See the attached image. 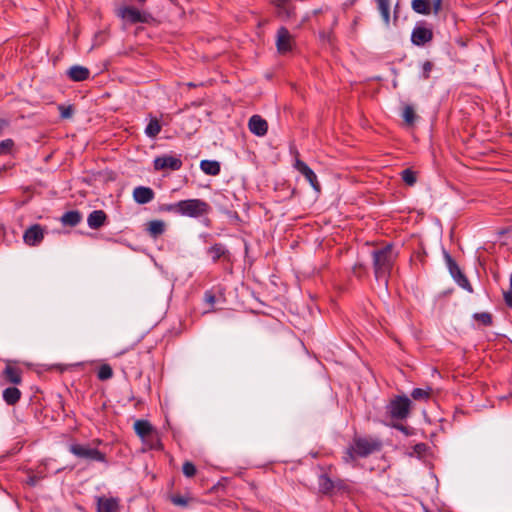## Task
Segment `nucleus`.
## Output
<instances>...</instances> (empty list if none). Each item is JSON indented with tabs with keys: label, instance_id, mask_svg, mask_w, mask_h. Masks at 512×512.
I'll list each match as a JSON object with an SVG mask.
<instances>
[{
	"label": "nucleus",
	"instance_id": "4be33fe9",
	"mask_svg": "<svg viewBox=\"0 0 512 512\" xmlns=\"http://www.w3.org/2000/svg\"><path fill=\"white\" fill-rule=\"evenodd\" d=\"M89 70L85 67H82V66H72L69 71H68V76L73 80V81H84L86 80L88 77H89Z\"/></svg>",
	"mask_w": 512,
	"mask_h": 512
},
{
	"label": "nucleus",
	"instance_id": "a211bd4d",
	"mask_svg": "<svg viewBox=\"0 0 512 512\" xmlns=\"http://www.w3.org/2000/svg\"><path fill=\"white\" fill-rule=\"evenodd\" d=\"M117 510L118 502L115 498H97V512H117Z\"/></svg>",
	"mask_w": 512,
	"mask_h": 512
},
{
	"label": "nucleus",
	"instance_id": "1a4fd4ad",
	"mask_svg": "<svg viewBox=\"0 0 512 512\" xmlns=\"http://www.w3.org/2000/svg\"><path fill=\"white\" fill-rule=\"evenodd\" d=\"M182 167L180 158L172 155H163L156 157L154 160V169L156 171L170 169L173 171L179 170Z\"/></svg>",
	"mask_w": 512,
	"mask_h": 512
},
{
	"label": "nucleus",
	"instance_id": "20e7f679",
	"mask_svg": "<svg viewBox=\"0 0 512 512\" xmlns=\"http://www.w3.org/2000/svg\"><path fill=\"white\" fill-rule=\"evenodd\" d=\"M69 451L77 458L107 464L106 455L89 445L73 443L69 446Z\"/></svg>",
	"mask_w": 512,
	"mask_h": 512
},
{
	"label": "nucleus",
	"instance_id": "2eb2a0df",
	"mask_svg": "<svg viewBox=\"0 0 512 512\" xmlns=\"http://www.w3.org/2000/svg\"><path fill=\"white\" fill-rule=\"evenodd\" d=\"M43 238V229L39 224H35L29 227L23 235L24 242L30 246L39 244Z\"/></svg>",
	"mask_w": 512,
	"mask_h": 512
},
{
	"label": "nucleus",
	"instance_id": "a18cd8bd",
	"mask_svg": "<svg viewBox=\"0 0 512 512\" xmlns=\"http://www.w3.org/2000/svg\"><path fill=\"white\" fill-rule=\"evenodd\" d=\"M204 300L210 306H213L216 302L215 295L211 291H206L204 295Z\"/></svg>",
	"mask_w": 512,
	"mask_h": 512
},
{
	"label": "nucleus",
	"instance_id": "864d4df0",
	"mask_svg": "<svg viewBox=\"0 0 512 512\" xmlns=\"http://www.w3.org/2000/svg\"><path fill=\"white\" fill-rule=\"evenodd\" d=\"M320 11H321V10H315V11H314V13H315V14H320Z\"/></svg>",
	"mask_w": 512,
	"mask_h": 512
},
{
	"label": "nucleus",
	"instance_id": "ddd939ff",
	"mask_svg": "<svg viewBox=\"0 0 512 512\" xmlns=\"http://www.w3.org/2000/svg\"><path fill=\"white\" fill-rule=\"evenodd\" d=\"M433 39V32L426 27L417 26L413 29L411 41L414 45L423 46Z\"/></svg>",
	"mask_w": 512,
	"mask_h": 512
},
{
	"label": "nucleus",
	"instance_id": "09e8293b",
	"mask_svg": "<svg viewBox=\"0 0 512 512\" xmlns=\"http://www.w3.org/2000/svg\"><path fill=\"white\" fill-rule=\"evenodd\" d=\"M7 126L8 122L6 120L0 119V135Z\"/></svg>",
	"mask_w": 512,
	"mask_h": 512
},
{
	"label": "nucleus",
	"instance_id": "e433bc0d",
	"mask_svg": "<svg viewBox=\"0 0 512 512\" xmlns=\"http://www.w3.org/2000/svg\"><path fill=\"white\" fill-rule=\"evenodd\" d=\"M14 146L12 139H6L0 142V155L8 154Z\"/></svg>",
	"mask_w": 512,
	"mask_h": 512
},
{
	"label": "nucleus",
	"instance_id": "dca6fc26",
	"mask_svg": "<svg viewBox=\"0 0 512 512\" xmlns=\"http://www.w3.org/2000/svg\"><path fill=\"white\" fill-rule=\"evenodd\" d=\"M154 191L149 187L139 186L133 191L134 200L139 204H146L153 200Z\"/></svg>",
	"mask_w": 512,
	"mask_h": 512
},
{
	"label": "nucleus",
	"instance_id": "2f4dec72",
	"mask_svg": "<svg viewBox=\"0 0 512 512\" xmlns=\"http://www.w3.org/2000/svg\"><path fill=\"white\" fill-rule=\"evenodd\" d=\"M401 176L402 180L409 186H413L417 181L416 173L410 168L403 170Z\"/></svg>",
	"mask_w": 512,
	"mask_h": 512
},
{
	"label": "nucleus",
	"instance_id": "cd10ccee",
	"mask_svg": "<svg viewBox=\"0 0 512 512\" xmlns=\"http://www.w3.org/2000/svg\"><path fill=\"white\" fill-rule=\"evenodd\" d=\"M161 131V125L157 118H151L146 129L145 133L150 138H155Z\"/></svg>",
	"mask_w": 512,
	"mask_h": 512
},
{
	"label": "nucleus",
	"instance_id": "f03ea898",
	"mask_svg": "<svg viewBox=\"0 0 512 512\" xmlns=\"http://www.w3.org/2000/svg\"><path fill=\"white\" fill-rule=\"evenodd\" d=\"M380 449V443L378 441H371L366 438H356L354 439L353 445L350 446L345 457L346 461L354 460L355 457H367L373 452Z\"/></svg>",
	"mask_w": 512,
	"mask_h": 512
},
{
	"label": "nucleus",
	"instance_id": "a19ab883",
	"mask_svg": "<svg viewBox=\"0 0 512 512\" xmlns=\"http://www.w3.org/2000/svg\"><path fill=\"white\" fill-rule=\"evenodd\" d=\"M352 272L356 277L361 278L367 271L363 264L357 263L353 266Z\"/></svg>",
	"mask_w": 512,
	"mask_h": 512
},
{
	"label": "nucleus",
	"instance_id": "5fc2aeb1",
	"mask_svg": "<svg viewBox=\"0 0 512 512\" xmlns=\"http://www.w3.org/2000/svg\"><path fill=\"white\" fill-rule=\"evenodd\" d=\"M333 21H334V23H336V21H337V18L335 16H333Z\"/></svg>",
	"mask_w": 512,
	"mask_h": 512
},
{
	"label": "nucleus",
	"instance_id": "412c9836",
	"mask_svg": "<svg viewBox=\"0 0 512 512\" xmlns=\"http://www.w3.org/2000/svg\"><path fill=\"white\" fill-rule=\"evenodd\" d=\"M81 219H82L81 213L79 211L73 210V211H68L62 215L61 223L64 226L75 227L76 225H78L80 223Z\"/></svg>",
	"mask_w": 512,
	"mask_h": 512
},
{
	"label": "nucleus",
	"instance_id": "f704fd0d",
	"mask_svg": "<svg viewBox=\"0 0 512 512\" xmlns=\"http://www.w3.org/2000/svg\"><path fill=\"white\" fill-rule=\"evenodd\" d=\"M58 110L62 119H70L74 114V107L72 105H59Z\"/></svg>",
	"mask_w": 512,
	"mask_h": 512
},
{
	"label": "nucleus",
	"instance_id": "c756f323",
	"mask_svg": "<svg viewBox=\"0 0 512 512\" xmlns=\"http://www.w3.org/2000/svg\"><path fill=\"white\" fill-rule=\"evenodd\" d=\"M378 9L385 23L388 24L390 20V3L389 0H376Z\"/></svg>",
	"mask_w": 512,
	"mask_h": 512
},
{
	"label": "nucleus",
	"instance_id": "9d476101",
	"mask_svg": "<svg viewBox=\"0 0 512 512\" xmlns=\"http://www.w3.org/2000/svg\"><path fill=\"white\" fill-rule=\"evenodd\" d=\"M295 0H273V4L276 7L277 16L284 20H290L295 17Z\"/></svg>",
	"mask_w": 512,
	"mask_h": 512
},
{
	"label": "nucleus",
	"instance_id": "6ab92c4d",
	"mask_svg": "<svg viewBox=\"0 0 512 512\" xmlns=\"http://www.w3.org/2000/svg\"><path fill=\"white\" fill-rule=\"evenodd\" d=\"M135 433L144 440L146 437H149L153 433V426L147 420H136L134 423Z\"/></svg>",
	"mask_w": 512,
	"mask_h": 512
},
{
	"label": "nucleus",
	"instance_id": "c9c22d12",
	"mask_svg": "<svg viewBox=\"0 0 512 512\" xmlns=\"http://www.w3.org/2000/svg\"><path fill=\"white\" fill-rule=\"evenodd\" d=\"M196 471V466L190 461H186L182 466V472L188 478L193 477Z\"/></svg>",
	"mask_w": 512,
	"mask_h": 512
},
{
	"label": "nucleus",
	"instance_id": "79ce46f5",
	"mask_svg": "<svg viewBox=\"0 0 512 512\" xmlns=\"http://www.w3.org/2000/svg\"><path fill=\"white\" fill-rule=\"evenodd\" d=\"M422 68H423V78L428 79L430 76V72L433 69V63L431 61H425L423 63Z\"/></svg>",
	"mask_w": 512,
	"mask_h": 512
},
{
	"label": "nucleus",
	"instance_id": "0eeeda50",
	"mask_svg": "<svg viewBox=\"0 0 512 512\" xmlns=\"http://www.w3.org/2000/svg\"><path fill=\"white\" fill-rule=\"evenodd\" d=\"M295 45L296 42L294 36L286 27L281 26L276 34V48L278 53L284 55L288 52H291Z\"/></svg>",
	"mask_w": 512,
	"mask_h": 512
},
{
	"label": "nucleus",
	"instance_id": "de8ad7c7",
	"mask_svg": "<svg viewBox=\"0 0 512 512\" xmlns=\"http://www.w3.org/2000/svg\"><path fill=\"white\" fill-rule=\"evenodd\" d=\"M431 4L433 5V12L438 14L441 10L442 0H433Z\"/></svg>",
	"mask_w": 512,
	"mask_h": 512
},
{
	"label": "nucleus",
	"instance_id": "49530a36",
	"mask_svg": "<svg viewBox=\"0 0 512 512\" xmlns=\"http://www.w3.org/2000/svg\"><path fill=\"white\" fill-rule=\"evenodd\" d=\"M505 303L512 308V290L503 293Z\"/></svg>",
	"mask_w": 512,
	"mask_h": 512
},
{
	"label": "nucleus",
	"instance_id": "393cba45",
	"mask_svg": "<svg viewBox=\"0 0 512 512\" xmlns=\"http://www.w3.org/2000/svg\"><path fill=\"white\" fill-rule=\"evenodd\" d=\"M412 9L422 15H428L431 13V2L430 0H412Z\"/></svg>",
	"mask_w": 512,
	"mask_h": 512
},
{
	"label": "nucleus",
	"instance_id": "6e6552de",
	"mask_svg": "<svg viewBox=\"0 0 512 512\" xmlns=\"http://www.w3.org/2000/svg\"><path fill=\"white\" fill-rule=\"evenodd\" d=\"M445 259L449 268V271L452 275V277L456 280V282L464 289H467L468 291L472 292L471 285L466 278V276L462 273L461 269L457 265V263L453 260V258L448 254L445 253Z\"/></svg>",
	"mask_w": 512,
	"mask_h": 512
},
{
	"label": "nucleus",
	"instance_id": "aec40b11",
	"mask_svg": "<svg viewBox=\"0 0 512 512\" xmlns=\"http://www.w3.org/2000/svg\"><path fill=\"white\" fill-rule=\"evenodd\" d=\"M21 391L15 386H9L2 392V398L7 405H15L21 398Z\"/></svg>",
	"mask_w": 512,
	"mask_h": 512
},
{
	"label": "nucleus",
	"instance_id": "39448f33",
	"mask_svg": "<svg viewBox=\"0 0 512 512\" xmlns=\"http://www.w3.org/2000/svg\"><path fill=\"white\" fill-rule=\"evenodd\" d=\"M411 400L407 396H397L387 406L392 418L403 420L409 415Z\"/></svg>",
	"mask_w": 512,
	"mask_h": 512
},
{
	"label": "nucleus",
	"instance_id": "3c124183",
	"mask_svg": "<svg viewBox=\"0 0 512 512\" xmlns=\"http://www.w3.org/2000/svg\"><path fill=\"white\" fill-rule=\"evenodd\" d=\"M187 86L188 87H196V85L194 83H192V82L188 83Z\"/></svg>",
	"mask_w": 512,
	"mask_h": 512
},
{
	"label": "nucleus",
	"instance_id": "a878e982",
	"mask_svg": "<svg viewBox=\"0 0 512 512\" xmlns=\"http://www.w3.org/2000/svg\"><path fill=\"white\" fill-rule=\"evenodd\" d=\"M207 252L214 262L218 261L221 257H226L229 254L225 246L220 243L210 247Z\"/></svg>",
	"mask_w": 512,
	"mask_h": 512
},
{
	"label": "nucleus",
	"instance_id": "f8f14e48",
	"mask_svg": "<svg viewBox=\"0 0 512 512\" xmlns=\"http://www.w3.org/2000/svg\"><path fill=\"white\" fill-rule=\"evenodd\" d=\"M295 168L306 178L313 189L320 192L321 186L314 171L302 160L296 159Z\"/></svg>",
	"mask_w": 512,
	"mask_h": 512
},
{
	"label": "nucleus",
	"instance_id": "5701e85b",
	"mask_svg": "<svg viewBox=\"0 0 512 512\" xmlns=\"http://www.w3.org/2000/svg\"><path fill=\"white\" fill-rule=\"evenodd\" d=\"M200 168L207 175L216 176L220 173V163L218 161L202 160Z\"/></svg>",
	"mask_w": 512,
	"mask_h": 512
},
{
	"label": "nucleus",
	"instance_id": "b1692460",
	"mask_svg": "<svg viewBox=\"0 0 512 512\" xmlns=\"http://www.w3.org/2000/svg\"><path fill=\"white\" fill-rule=\"evenodd\" d=\"M319 491L323 494H329L334 489V482L327 474H321L318 478Z\"/></svg>",
	"mask_w": 512,
	"mask_h": 512
},
{
	"label": "nucleus",
	"instance_id": "bb28decb",
	"mask_svg": "<svg viewBox=\"0 0 512 512\" xmlns=\"http://www.w3.org/2000/svg\"><path fill=\"white\" fill-rule=\"evenodd\" d=\"M147 230L151 237L156 238L164 233L165 223L161 220H152L148 223Z\"/></svg>",
	"mask_w": 512,
	"mask_h": 512
},
{
	"label": "nucleus",
	"instance_id": "9b49d317",
	"mask_svg": "<svg viewBox=\"0 0 512 512\" xmlns=\"http://www.w3.org/2000/svg\"><path fill=\"white\" fill-rule=\"evenodd\" d=\"M118 16L131 24L147 22V16L133 7L120 8L118 10Z\"/></svg>",
	"mask_w": 512,
	"mask_h": 512
},
{
	"label": "nucleus",
	"instance_id": "37998d69",
	"mask_svg": "<svg viewBox=\"0 0 512 512\" xmlns=\"http://www.w3.org/2000/svg\"><path fill=\"white\" fill-rule=\"evenodd\" d=\"M428 446L425 443H417L414 445L413 450L418 455H423L426 453Z\"/></svg>",
	"mask_w": 512,
	"mask_h": 512
},
{
	"label": "nucleus",
	"instance_id": "7c9ffc66",
	"mask_svg": "<svg viewBox=\"0 0 512 512\" xmlns=\"http://www.w3.org/2000/svg\"><path fill=\"white\" fill-rule=\"evenodd\" d=\"M113 376V370L112 367L109 364H101L98 372L97 377L101 381H105L108 379H111Z\"/></svg>",
	"mask_w": 512,
	"mask_h": 512
},
{
	"label": "nucleus",
	"instance_id": "72a5a7b5",
	"mask_svg": "<svg viewBox=\"0 0 512 512\" xmlns=\"http://www.w3.org/2000/svg\"><path fill=\"white\" fill-rule=\"evenodd\" d=\"M83 365L82 362H78V363H75V364H68V365H63V364H52V365H45L46 367V370H52V369H56V370H59L60 372H64L68 369H72L74 367H78V366H81Z\"/></svg>",
	"mask_w": 512,
	"mask_h": 512
},
{
	"label": "nucleus",
	"instance_id": "603ef678",
	"mask_svg": "<svg viewBox=\"0 0 512 512\" xmlns=\"http://www.w3.org/2000/svg\"><path fill=\"white\" fill-rule=\"evenodd\" d=\"M510 288L512 290V273H511V276H510Z\"/></svg>",
	"mask_w": 512,
	"mask_h": 512
},
{
	"label": "nucleus",
	"instance_id": "423d86ee",
	"mask_svg": "<svg viewBox=\"0 0 512 512\" xmlns=\"http://www.w3.org/2000/svg\"><path fill=\"white\" fill-rule=\"evenodd\" d=\"M22 369L15 362L7 361L4 369L0 374L1 385L22 383Z\"/></svg>",
	"mask_w": 512,
	"mask_h": 512
},
{
	"label": "nucleus",
	"instance_id": "58836bf2",
	"mask_svg": "<svg viewBox=\"0 0 512 512\" xmlns=\"http://www.w3.org/2000/svg\"><path fill=\"white\" fill-rule=\"evenodd\" d=\"M180 206H178V202L174 204H162L159 207V211L161 212H175L180 214Z\"/></svg>",
	"mask_w": 512,
	"mask_h": 512
},
{
	"label": "nucleus",
	"instance_id": "8fccbe9b",
	"mask_svg": "<svg viewBox=\"0 0 512 512\" xmlns=\"http://www.w3.org/2000/svg\"><path fill=\"white\" fill-rule=\"evenodd\" d=\"M396 428L407 434V429L403 425H398V426H396Z\"/></svg>",
	"mask_w": 512,
	"mask_h": 512
},
{
	"label": "nucleus",
	"instance_id": "7ed1b4c3",
	"mask_svg": "<svg viewBox=\"0 0 512 512\" xmlns=\"http://www.w3.org/2000/svg\"><path fill=\"white\" fill-rule=\"evenodd\" d=\"M180 215L197 218L208 214L210 206L201 199H188L178 202Z\"/></svg>",
	"mask_w": 512,
	"mask_h": 512
},
{
	"label": "nucleus",
	"instance_id": "f257e3e1",
	"mask_svg": "<svg viewBox=\"0 0 512 512\" xmlns=\"http://www.w3.org/2000/svg\"><path fill=\"white\" fill-rule=\"evenodd\" d=\"M372 266L374 276L377 281L388 283L391 271L394 267L398 253L392 244H387L384 247L376 248L371 252Z\"/></svg>",
	"mask_w": 512,
	"mask_h": 512
},
{
	"label": "nucleus",
	"instance_id": "473e14b6",
	"mask_svg": "<svg viewBox=\"0 0 512 512\" xmlns=\"http://www.w3.org/2000/svg\"><path fill=\"white\" fill-rule=\"evenodd\" d=\"M474 319L484 326H489L492 323V316L487 312L475 313Z\"/></svg>",
	"mask_w": 512,
	"mask_h": 512
},
{
	"label": "nucleus",
	"instance_id": "4c0bfd02",
	"mask_svg": "<svg viewBox=\"0 0 512 512\" xmlns=\"http://www.w3.org/2000/svg\"><path fill=\"white\" fill-rule=\"evenodd\" d=\"M170 500L176 506L186 507L188 505V498L182 495H172Z\"/></svg>",
	"mask_w": 512,
	"mask_h": 512
},
{
	"label": "nucleus",
	"instance_id": "4468645a",
	"mask_svg": "<svg viewBox=\"0 0 512 512\" xmlns=\"http://www.w3.org/2000/svg\"><path fill=\"white\" fill-rule=\"evenodd\" d=\"M250 132L258 137L265 136L268 131V123L260 115H253L248 121Z\"/></svg>",
	"mask_w": 512,
	"mask_h": 512
},
{
	"label": "nucleus",
	"instance_id": "c85d7f7f",
	"mask_svg": "<svg viewBox=\"0 0 512 512\" xmlns=\"http://www.w3.org/2000/svg\"><path fill=\"white\" fill-rule=\"evenodd\" d=\"M402 116H403V119H404L405 123L408 126L414 125L415 121L418 118V116L415 113V110H414L413 106H411V105H405L404 106Z\"/></svg>",
	"mask_w": 512,
	"mask_h": 512
},
{
	"label": "nucleus",
	"instance_id": "f3484780",
	"mask_svg": "<svg viewBox=\"0 0 512 512\" xmlns=\"http://www.w3.org/2000/svg\"><path fill=\"white\" fill-rule=\"evenodd\" d=\"M107 220V215L103 210L92 211L87 218L88 226L91 229H99Z\"/></svg>",
	"mask_w": 512,
	"mask_h": 512
},
{
	"label": "nucleus",
	"instance_id": "ea45409f",
	"mask_svg": "<svg viewBox=\"0 0 512 512\" xmlns=\"http://www.w3.org/2000/svg\"><path fill=\"white\" fill-rule=\"evenodd\" d=\"M411 396L415 400H420V399L428 398L429 397V392L424 390V389H422V388H414L412 393H411Z\"/></svg>",
	"mask_w": 512,
	"mask_h": 512
},
{
	"label": "nucleus",
	"instance_id": "c03bdc74",
	"mask_svg": "<svg viewBox=\"0 0 512 512\" xmlns=\"http://www.w3.org/2000/svg\"><path fill=\"white\" fill-rule=\"evenodd\" d=\"M42 479V476H37V475H31L27 478L26 480V484L31 486V487H35L39 481Z\"/></svg>",
	"mask_w": 512,
	"mask_h": 512
}]
</instances>
